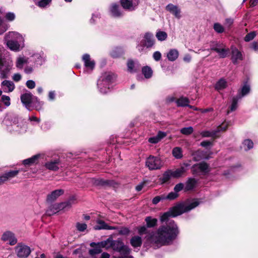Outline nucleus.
<instances>
[{
    "label": "nucleus",
    "mask_w": 258,
    "mask_h": 258,
    "mask_svg": "<svg viewBox=\"0 0 258 258\" xmlns=\"http://www.w3.org/2000/svg\"><path fill=\"white\" fill-rule=\"evenodd\" d=\"M60 162V160L59 159L51 160L45 163V167L50 170L56 171L59 169L58 166Z\"/></svg>",
    "instance_id": "a211bd4d"
},
{
    "label": "nucleus",
    "mask_w": 258,
    "mask_h": 258,
    "mask_svg": "<svg viewBox=\"0 0 258 258\" xmlns=\"http://www.w3.org/2000/svg\"><path fill=\"white\" fill-rule=\"evenodd\" d=\"M98 243L91 242L90 244V246L93 247L89 251V253L91 255H94L99 254L102 252L101 246L100 245H97Z\"/></svg>",
    "instance_id": "412c9836"
},
{
    "label": "nucleus",
    "mask_w": 258,
    "mask_h": 258,
    "mask_svg": "<svg viewBox=\"0 0 258 258\" xmlns=\"http://www.w3.org/2000/svg\"><path fill=\"white\" fill-rule=\"evenodd\" d=\"M64 190L61 189H56L52 191L47 196L46 200L48 202H52L54 201L57 198L63 195Z\"/></svg>",
    "instance_id": "f3484780"
},
{
    "label": "nucleus",
    "mask_w": 258,
    "mask_h": 258,
    "mask_svg": "<svg viewBox=\"0 0 258 258\" xmlns=\"http://www.w3.org/2000/svg\"><path fill=\"white\" fill-rule=\"evenodd\" d=\"M122 54V50L120 48H116L113 49L110 53V55L113 58H118L121 56Z\"/></svg>",
    "instance_id": "79ce46f5"
},
{
    "label": "nucleus",
    "mask_w": 258,
    "mask_h": 258,
    "mask_svg": "<svg viewBox=\"0 0 258 258\" xmlns=\"http://www.w3.org/2000/svg\"><path fill=\"white\" fill-rule=\"evenodd\" d=\"M82 60L84 62L85 67L87 68L93 70L95 67V61L91 60L90 56L88 53L84 54L82 56Z\"/></svg>",
    "instance_id": "6ab92c4d"
},
{
    "label": "nucleus",
    "mask_w": 258,
    "mask_h": 258,
    "mask_svg": "<svg viewBox=\"0 0 258 258\" xmlns=\"http://www.w3.org/2000/svg\"><path fill=\"white\" fill-rule=\"evenodd\" d=\"M1 239L4 241H9V244L11 245H14L17 242V239L14 233L10 231L5 232L2 236Z\"/></svg>",
    "instance_id": "9b49d317"
},
{
    "label": "nucleus",
    "mask_w": 258,
    "mask_h": 258,
    "mask_svg": "<svg viewBox=\"0 0 258 258\" xmlns=\"http://www.w3.org/2000/svg\"><path fill=\"white\" fill-rule=\"evenodd\" d=\"M166 10L173 15L176 18H180L181 11L177 6L169 4L166 6Z\"/></svg>",
    "instance_id": "dca6fc26"
},
{
    "label": "nucleus",
    "mask_w": 258,
    "mask_h": 258,
    "mask_svg": "<svg viewBox=\"0 0 258 258\" xmlns=\"http://www.w3.org/2000/svg\"><path fill=\"white\" fill-rule=\"evenodd\" d=\"M243 145L244 147H246L245 150H249L253 148V143L250 139H246L243 141Z\"/></svg>",
    "instance_id": "49530a36"
},
{
    "label": "nucleus",
    "mask_w": 258,
    "mask_h": 258,
    "mask_svg": "<svg viewBox=\"0 0 258 258\" xmlns=\"http://www.w3.org/2000/svg\"><path fill=\"white\" fill-rule=\"evenodd\" d=\"M7 44L8 47L12 50L17 51L19 49L20 45L16 41L8 40Z\"/></svg>",
    "instance_id": "f704fd0d"
},
{
    "label": "nucleus",
    "mask_w": 258,
    "mask_h": 258,
    "mask_svg": "<svg viewBox=\"0 0 258 258\" xmlns=\"http://www.w3.org/2000/svg\"><path fill=\"white\" fill-rule=\"evenodd\" d=\"M5 18L9 21H13L15 19V15L13 13L8 12L6 14Z\"/></svg>",
    "instance_id": "680f3d73"
},
{
    "label": "nucleus",
    "mask_w": 258,
    "mask_h": 258,
    "mask_svg": "<svg viewBox=\"0 0 258 258\" xmlns=\"http://www.w3.org/2000/svg\"><path fill=\"white\" fill-rule=\"evenodd\" d=\"M184 188V184L182 183H179L175 185L174 187V191L178 193Z\"/></svg>",
    "instance_id": "13d9d810"
},
{
    "label": "nucleus",
    "mask_w": 258,
    "mask_h": 258,
    "mask_svg": "<svg viewBox=\"0 0 258 258\" xmlns=\"http://www.w3.org/2000/svg\"><path fill=\"white\" fill-rule=\"evenodd\" d=\"M250 90L249 85L245 84L241 88V91L237 95H240L241 98L248 94Z\"/></svg>",
    "instance_id": "ea45409f"
},
{
    "label": "nucleus",
    "mask_w": 258,
    "mask_h": 258,
    "mask_svg": "<svg viewBox=\"0 0 258 258\" xmlns=\"http://www.w3.org/2000/svg\"><path fill=\"white\" fill-rule=\"evenodd\" d=\"M172 155L176 159H181L183 157L181 148L178 147L174 148L172 150Z\"/></svg>",
    "instance_id": "c9c22d12"
},
{
    "label": "nucleus",
    "mask_w": 258,
    "mask_h": 258,
    "mask_svg": "<svg viewBox=\"0 0 258 258\" xmlns=\"http://www.w3.org/2000/svg\"><path fill=\"white\" fill-rule=\"evenodd\" d=\"M197 183V180L194 178H189L185 182V186L184 188L185 191L191 190L196 186Z\"/></svg>",
    "instance_id": "4be33fe9"
},
{
    "label": "nucleus",
    "mask_w": 258,
    "mask_h": 258,
    "mask_svg": "<svg viewBox=\"0 0 258 258\" xmlns=\"http://www.w3.org/2000/svg\"><path fill=\"white\" fill-rule=\"evenodd\" d=\"M9 28V25L4 22L2 19H0V35L4 34Z\"/></svg>",
    "instance_id": "37998d69"
},
{
    "label": "nucleus",
    "mask_w": 258,
    "mask_h": 258,
    "mask_svg": "<svg viewBox=\"0 0 258 258\" xmlns=\"http://www.w3.org/2000/svg\"><path fill=\"white\" fill-rule=\"evenodd\" d=\"M233 23V20L232 19L228 18L225 20V26L229 30L230 29L232 24Z\"/></svg>",
    "instance_id": "052dcab7"
},
{
    "label": "nucleus",
    "mask_w": 258,
    "mask_h": 258,
    "mask_svg": "<svg viewBox=\"0 0 258 258\" xmlns=\"http://www.w3.org/2000/svg\"><path fill=\"white\" fill-rule=\"evenodd\" d=\"M171 177H172L171 170L169 169L164 172L160 180L161 181L162 183H165L169 181Z\"/></svg>",
    "instance_id": "473e14b6"
},
{
    "label": "nucleus",
    "mask_w": 258,
    "mask_h": 258,
    "mask_svg": "<svg viewBox=\"0 0 258 258\" xmlns=\"http://www.w3.org/2000/svg\"><path fill=\"white\" fill-rule=\"evenodd\" d=\"M138 234L140 235H142L144 234L148 233L147 229L146 226H143L138 228Z\"/></svg>",
    "instance_id": "e2e57ef3"
},
{
    "label": "nucleus",
    "mask_w": 258,
    "mask_h": 258,
    "mask_svg": "<svg viewBox=\"0 0 258 258\" xmlns=\"http://www.w3.org/2000/svg\"><path fill=\"white\" fill-rule=\"evenodd\" d=\"M146 165L150 170H158L162 167L163 162L160 157L150 155L146 159Z\"/></svg>",
    "instance_id": "7ed1b4c3"
},
{
    "label": "nucleus",
    "mask_w": 258,
    "mask_h": 258,
    "mask_svg": "<svg viewBox=\"0 0 258 258\" xmlns=\"http://www.w3.org/2000/svg\"><path fill=\"white\" fill-rule=\"evenodd\" d=\"M120 4L122 8L125 10H134L132 0H120Z\"/></svg>",
    "instance_id": "bb28decb"
},
{
    "label": "nucleus",
    "mask_w": 258,
    "mask_h": 258,
    "mask_svg": "<svg viewBox=\"0 0 258 258\" xmlns=\"http://www.w3.org/2000/svg\"><path fill=\"white\" fill-rule=\"evenodd\" d=\"M142 72L145 78L146 79H149L151 78L153 75V71L151 68L147 66L142 68Z\"/></svg>",
    "instance_id": "72a5a7b5"
},
{
    "label": "nucleus",
    "mask_w": 258,
    "mask_h": 258,
    "mask_svg": "<svg viewBox=\"0 0 258 258\" xmlns=\"http://www.w3.org/2000/svg\"><path fill=\"white\" fill-rule=\"evenodd\" d=\"M43 105L44 102L41 101L37 97L34 96L31 105L34 107L36 110L39 111L42 109Z\"/></svg>",
    "instance_id": "cd10ccee"
},
{
    "label": "nucleus",
    "mask_w": 258,
    "mask_h": 258,
    "mask_svg": "<svg viewBox=\"0 0 258 258\" xmlns=\"http://www.w3.org/2000/svg\"><path fill=\"white\" fill-rule=\"evenodd\" d=\"M229 126V124L225 122H223L221 124L219 125L217 128L219 132L222 131L225 132L227 130Z\"/></svg>",
    "instance_id": "4d7b16f0"
},
{
    "label": "nucleus",
    "mask_w": 258,
    "mask_h": 258,
    "mask_svg": "<svg viewBox=\"0 0 258 258\" xmlns=\"http://www.w3.org/2000/svg\"><path fill=\"white\" fill-rule=\"evenodd\" d=\"M178 51L176 49H172L168 52L167 57L169 60L173 61L178 58Z\"/></svg>",
    "instance_id": "c756f323"
},
{
    "label": "nucleus",
    "mask_w": 258,
    "mask_h": 258,
    "mask_svg": "<svg viewBox=\"0 0 258 258\" xmlns=\"http://www.w3.org/2000/svg\"><path fill=\"white\" fill-rule=\"evenodd\" d=\"M179 197V194L174 191L169 192L167 196L164 195L165 200H168L169 201L174 200Z\"/></svg>",
    "instance_id": "c03bdc74"
},
{
    "label": "nucleus",
    "mask_w": 258,
    "mask_h": 258,
    "mask_svg": "<svg viewBox=\"0 0 258 258\" xmlns=\"http://www.w3.org/2000/svg\"><path fill=\"white\" fill-rule=\"evenodd\" d=\"M114 183V180H105L102 178L95 179L93 182L94 185L101 187L112 186Z\"/></svg>",
    "instance_id": "ddd939ff"
},
{
    "label": "nucleus",
    "mask_w": 258,
    "mask_h": 258,
    "mask_svg": "<svg viewBox=\"0 0 258 258\" xmlns=\"http://www.w3.org/2000/svg\"><path fill=\"white\" fill-rule=\"evenodd\" d=\"M26 85L29 89H32L35 87V83L34 81L30 80L27 81Z\"/></svg>",
    "instance_id": "774afa93"
},
{
    "label": "nucleus",
    "mask_w": 258,
    "mask_h": 258,
    "mask_svg": "<svg viewBox=\"0 0 258 258\" xmlns=\"http://www.w3.org/2000/svg\"><path fill=\"white\" fill-rule=\"evenodd\" d=\"M177 106L178 107H185L189 103V100L187 97H180L176 101Z\"/></svg>",
    "instance_id": "2f4dec72"
},
{
    "label": "nucleus",
    "mask_w": 258,
    "mask_h": 258,
    "mask_svg": "<svg viewBox=\"0 0 258 258\" xmlns=\"http://www.w3.org/2000/svg\"><path fill=\"white\" fill-rule=\"evenodd\" d=\"M241 98L240 95H237L232 98V103L231 106L229 107V109L227 111V113L229 114L230 112L235 111L238 106V101Z\"/></svg>",
    "instance_id": "393cba45"
},
{
    "label": "nucleus",
    "mask_w": 258,
    "mask_h": 258,
    "mask_svg": "<svg viewBox=\"0 0 258 258\" xmlns=\"http://www.w3.org/2000/svg\"><path fill=\"white\" fill-rule=\"evenodd\" d=\"M110 245L113 250L119 252L121 254H130L131 249L127 245H124L121 239L113 240Z\"/></svg>",
    "instance_id": "f03ea898"
},
{
    "label": "nucleus",
    "mask_w": 258,
    "mask_h": 258,
    "mask_svg": "<svg viewBox=\"0 0 258 258\" xmlns=\"http://www.w3.org/2000/svg\"><path fill=\"white\" fill-rule=\"evenodd\" d=\"M145 221L146 222V226L148 228L154 227L157 224V219L156 218H152L150 216L146 217Z\"/></svg>",
    "instance_id": "7c9ffc66"
},
{
    "label": "nucleus",
    "mask_w": 258,
    "mask_h": 258,
    "mask_svg": "<svg viewBox=\"0 0 258 258\" xmlns=\"http://www.w3.org/2000/svg\"><path fill=\"white\" fill-rule=\"evenodd\" d=\"M180 132L182 134L187 136L193 133L194 128L192 126L183 127L180 130Z\"/></svg>",
    "instance_id": "de8ad7c7"
},
{
    "label": "nucleus",
    "mask_w": 258,
    "mask_h": 258,
    "mask_svg": "<svg viewBox=\"0 0 258 258\" xmlns=\"http://www.w3.org/2000/svg\"><path fill=\"white\" fill-rule=\"evenodd\" d=\"M34 96L30 92L25 93L21 95L20 99L24 106L28 110L30 109Z\"/></svg>",
    "instance_id": "1a4fd4ad"
},
{
    "label": "nucleus",
    "mask_w": 258,
    "mask_h": 258,
    "mask_svg": "<svg viewBox=\"0 0 258 258\" xmlns=\"http://www.w3.org/2000/svg\"><path fill=\"white\" fill-rule=\"evenodd\" d=\"M134 66H135V63L133 60L129 59L127 61V69H128V70L130 72H132L133 71V69L134 68Z\"/></svg>",
    "instance_id": "69168bd1"
},
{
    "label": "nucleus",
    "mask_w": 258,
    "mask_h": 258,
    "mask_svg": "<svg viewBox=\"0 0 258 258\" xmlns=\"http://www.w3.org/2000/svg\"><path fill=\"white\" fill-rule=\"evenodd\" d=\"M40 154L35 155L31 158L24 160L23 164L25 166H31L34 164H37L38 162V159L40 158Z\"/></svg>",
    "instance_id": "aec40b11"
},
{
    "label": "nucleus",
    "mask_w": 258,
    "mask_h": 258,
    "mask_svg": "<svg viewBox=\"0 0 258 258\" xmlns=\"http://www.w3.org/2000/svg\"><path fill=\"white\" fill-rule=\"evenodd\" d=\"M191 155L193 157L192 160L195 161H199L202 159L209 160L210 158V155L207 152L201 149L197 151H191Z\"/></svg>",
    "instance_id": "0eeeda50"
},
{
    "label": "nucleus",
    "mask_w": 258,
    "mask_h": 258,
    "mask_svg": "<svg viewBox=\"0 0 258 258\" xmlns=\"http://www.w3.org/2000/svg\"><path fill=\"white\" fill-rule=\"evenodd\" d=\"M76 228L78 231L83 232L87 229V225L85 223H80L78 222L76 224Z\"/></svg>",
    "instance_id": "864d4df0"
},
{
    "label": "nucleus",
    "mask_w": 258,
    "mask_h": 258,
    "mask_svg": "<svg viewBox=\"0 0 258 258\" xmlns=\"http://www.w3.org/2000/svg\"><path fill=\"white\" fill-rule=\"evenodd\" d=\"M213 28L218 33H222L224 32V27L219 23H216L214 24Z\"/></svg>",
    "instance_id": "09e8293b"
},
{
    "label": "nucleus",
    "mask_w": 258,
    "mask_h": 258,
    "mask_svg": "<svg viewBox=\"0 0 258 258\" xmlns=\"http://www.w3.org/2000/svg\"><path fill=\"white\" fill-rule=\"evenodd\" d=\"M213 145V141L208 140L203 141L200 143V146L207 149H210Z\"/></svg>",
    "instance_id": "8fccbe9b"
},
{
    "label": "nucleus",
    "mask_w": 258,
    "mask_h": 258,
    "mask_svg": "<svg viewBox=\"0 0 258 258\" xmlns=\"http://www.w3.org/2000/svg\"><path fill=\"white\" fill-rule=\"evenodd\" d=\"M15 251L19 258L27 257L31 252L29 246L21 243H18L15 248Z\"/></svg>",
    "instance_id": "39448f33"
},
{
    "label": "nucleus",
    "mask_w": 258,
    "mask_h": 258,
    "mask_svg": "<svg viewBox=\"0 0 258 258\" xmlns=\"http://www.w3.org/2000/svg\"><path fill=\"white\" fill-rule=\"evenodd\" d=\"M110 12L112 17L114 18L121 17L123 14L121 11L119 6L116 3H113L110 7Z\"/></svg>",
    "instance_id": "4468645a"
},
{
    "label": "nucleus",
    "mask_w": 258,
    "mask_h": 258,
    "mask_svg": "<svg viewBox=\"0 0 258 258\" xmlns=\"http://www.w3.org/2000/svg\"><path fill=\"white\" fill-rule=\"evenodd\" d=\"M1 100L4 103L5 105L7 106H9L11 104L10 98L9 96L6 95H2Z\"/></svg>",
    "instance_id": "6e6d98bb"
},
{
    "label": "nucleus",
    "mask_w": 258,
    "mask_h": 258,
    "mask_svg": "<svg viewBox=\"0 0 258 258\" xmlns=\"http://www.w3.org/2000/svg\"><path fill=\"white\" fill-rule=\"evenodd\" d=\"M114 79L115 75L112 73H108L105 74L102 81L105 83H109L112 82Z\"/></svg>",
    "instance_id": "4c0bfd02"
},
{
    "label": "nucleus",
    "mask_w": 258,
    "mask_h": 258,
    "mask_svg": "<svg viewBox=\"0 0 258 258\" xmlns=\"http://www.w3.org/2000/svg\"><path fill=\"white\" fill-rule=\"evenodd\" d=\"M130 243L134 248L141 247L142 244V238L139 236H133L130 239Z\"/></svg>",
    "instance_id": "5701e85b"
},
{
    "label": "nucleus",
    "mask_w": 258,
    "mask_h": 258,
    "mask_svg": "<svg viewBox=\"0 0 258 258\" xmlns=\"http://www.w3.org/2000/svg\"><path fill=\"white\" fill-rule=\"evenodd\" d=\"M72 205L71 200L69 201L54 204L52 206V210H54L55 212H58L59 211L64 210L66 208H70Z\"/></svg>",
    "instance_id": "2eb2a0df"
},
{
    "label": "nucleus",
    "mask_w": 258,
    "mask_h": 258,
    "mask_svg": "<svg viewBox=\"0 0 258 258\" xmlns=\"http://www.w3.org/2000/svg\"><path fill=\"white\" fill-rule=\"evenodd\" d=\"M112 238L111 237H109L106 240L98 242L97 245H100L102 248L108 249L111 248V246L110 245H111L110 244L112 243Z\"/></svg>",
    "instance_id": "e433bc0d"
},
{
    "label": "nucleus",
    "mask_w": 258,
    "mask_h": 258,
    "mask_svg": "<svg viewBox=\"0 0 258 258\" xmlns=\"http://www.w3.org/2000/svg\"><path fill=\"white\" fill-rule=\"evenodd\" d=\"M231 53V60L233 64L238 63V60H242L243 56L241 52L234 46L230 48Z\"/></svg>",
    "instance_id": "9d476101"
},
{
    "label": "nucleus",
    "mask_w": 258,
    "mask_h": 258,
    "mask_svg": "<svg viewBox=\"0 0 258 258\" xmlns=\"http://www.w3.org/2000/svg\"><path fill=\"white\" fill-rule=\"evenodd\" d=\"M51 2V0H41L38 2V6L41 8L46 7L49 3Z\"/></svg>",
    "instance_id": "0e129e2a"
},
{
    "label": "nucleus",
    "mask_w": 258,
    "mask_h": 258,
    "mask_svg": "<svg viewBox=\"0 0 258 258\" xmlns=\"http://www.w3.org/2000/svg\"><path fill=\"white\" fill-rule=\"evenodd\" d=\"M227 87V82L224 78H221L217 82L215 85V89L217 91L223 90Z\"/></svg>",
    "instance_id": "a878e982"
},
{
    "label": "nucleus",
    "mask_w": 258,
    "mask_h": 258,
    "mask_svg": "<svg viewBox=\"0 0 258 258\" xmlns=\"http://www.w3.org/2000/svg\"><path fill=\"white\" fill-rule=\"evenodd\" d=\"M165 200L164 195L156 196L152 200V204L153 205H157L161 200Z\"/></svg>",
    "instance_id": "5fc2aeb1"
},
{
    "label": "nucleus",
    "mask_w": 258,
    "mask_h": 258,
    "mask_svg": "<svg viewBox=\"0 0 258 258\" xmlns=\"http://www.w3.org/2000/svg\"><path fill=\"white\" fill-rule=\"evenodd\" d=\"M256 34L255 31H251L247 33L244 37V40L245 42H249L252 40L255 37Z\"/></svg>",
    "instance_id": "3c124183"
},
{
    "label": "nucleus",
    "mask_w": 258,
    "mask_h": 258,
    "mask_svg": "<svg viewBox=\"0 0 258 258\" xmlns=\"http://www.w3.org/2000/svg\"><path fill=\"white\" fill-rule=\"evenodd\" d=\"M26 62V61L23 58L20 57L17 60L16 66L17 68L21 69Z\"/></svg>",
    "instance_id": "bf43d9fd"
},
{
    "label": "nucleus",
    "mask_w": 258,
    "mask_h": 258,
    "mask_svg": "<svg viewBox=\"0 0 258 258\" xmlns=\"http://www.w3.org/2000/svg\"><path fill=\"white\" fill-rule=\"evenodd\" d=\"M156 37L159 41H164L167 38V34L165 31L159 30L156 32Z\"/></svg>",
    "instance_id": "58836bf2"
},
{
    "label": "nucleus",
    "mask_w": 258,
    "mask_h": 258,
    "mask_svg": "<svg viewBox=\"0 0 258 258\" xmlns=\"http://www.w3.org/2000/svg\"><path fill=\"white\" fill-rule=\"evenodd\" d=\"M2 85L8 87L9 92H12L15 88L14 83L12 81L8 80H5L3 81L2 83Z\"/></svg>",
    "instance_id": "a19ab883"
},
{
    "label": "nucleus",
    "mask_w": 258,
    "mask_h": 258,
    "mask_svg": "<svg viewBox=\"0 0 258 258\" xmlns=\"http://www.w3.org/2000/svg\"><path fill=\"white\" fill-rule=\"evenodd\" d=\"M211 171L209 164L205 161H202L199 163L193 165L191 168V171L194 175H197L201 171L203 175L208 174Z\"/></svg>",
    "instance_id": "20e7f679"
},
{
    "label": "nucleus",
    "mask_w": 258,
    "mask_h": 258,
    "mask_svg": "<svg viewBox=\"0 0 258 258\" xmlns=\"http://www.w3.org/2000/svg\"><path fill=\"white\" fill-rule=\"evenodd\" d=\"M20 170H11L5 172L3 174L0 175V185L17 176Z\"/></svg>",
    "instance_id": "6e6552de"
},
{
    "label": "nucleus",
    "mask_w": 258,
    "mask_h": 258,
    "mask_svg": "<svg viewBox=\"0 0 258 258\" xmlns=\"http://www.w3.org/2000/svg\"><path fill=\"white\" fill-rule=\"evenodd\" d=\"M97 225L94 226L95 230H115L118 229V227L109 226L103 220L99 219L96 221Z\"/></svg>",
    "instance_id": "f8f14e48"
},
{
    "label": "nucleus",
    "mask_w": 258,
    "mask_h": 258,
    "mask_svg": "<svg viewBox=\"0 0 258 258\" xmlns=\"http://www.w3.org/2000/svg\"><path fill=\"white\" fill-rule=\"evenodd\" d=\"M142 46H146V48H152L155 44V39L152 33L147 32L145 33L143 38L140 42Z\"/></svg>",
    "instance_id": "423d86ee"
},
{
    "label": "nucleus",
    "mask_w": 258,
    "mask_h": 258,
    "mask_svg": "<svg viewBox=\"0 0 258 258\" xmlns=\"http://www.w3.org/2000/svg\"><path fill=\"white\" fill-rule=\"evenodd\" d=\"M186 172V170L184 167H181L176 169L174 171L171 170V173L172 177L175 178H178L182 176V175Z\"/></svg>",
    "instance_id": "c85d7f7f"
},
{
    "label": "nucleus",
    "mask_w": 258,
    "mask_h": 258,
    "mask_svg": "<svg viewBox=\"0 0 258 258\" xmlns=\"http://www.w3.org/2000/svg\"><path fill=\"white\" fill-rule=\"evenodd\" d=\"M117 229H118V234L120 235L127 236L131 232L129 228L126 227H121L119 228L118 227Z\"/></svg>",
    "instance_id": "a18cd8bd"
},
{
    "label": "nucleus",
    "mask_w": 258,
    "mask_h": 258,
    "mask_svg": "<svg viewBox=\"0 0 258 258\" xmlns=\"http://www.w3.org/2000/svg\"><path fill=\"white\" fill-rule=\"evenodd\" d=\"M199 202L195 200L188 205L184 203H177L170 208L168 211L160 216L161 222H166L165 225L160 226L157 230V241L162 245H169L175 240L180 233L177 224L173 220H169L170 217L174 218L187 212L197 207Z\"/></svg>",
    "instance_id": "f257e3e1"
},
{
    "label": "nucleus",
    "mask_w": 258,
    "mask_h": 258,
    "mask_svg": "<svg viewBox=\"0 0 258 258\" xmlns=\"http://www.w3.org/2000/svg\"><path fill=\"white\" fill-rule=\"evenodd\" d=\"M153 57L156 61H159L161 59V53L158 51H155L153 54Z\"/></svg>",
    "instance_id": "338daca9"
},
{
    "label": "nucleus",
    "mask_w": 258,
    "mask_h": 258,
    "mask_svg": "<svg viewBox=\"0 0 258 258\" xmlns=\"http://www.w3.org/2000/svg\"><path fill=\"white\" fill-rule=\"evenodd\" d=\"M8 119L13 124H18L20 118L18 115L14 114L9 116Z\"/></svg>",
    "instance_id": "603ef678"
},
{
    "label": "nucleus",
    "mask_w": 258,
    "mask_h": 258,
    "mask_svg": "<svg viewBox=\"0 0 258 258\" xmlns=\"http://www.w3.org/2000/svg\"><path fill=\"white\" fill-rule=\"evenodd\" d=\"M211 50L219 53L220 58H225L229 52V48H220L218 47H211Z\"/></svg>",
    "instance_id": "b1692460"
}]
</instances>
